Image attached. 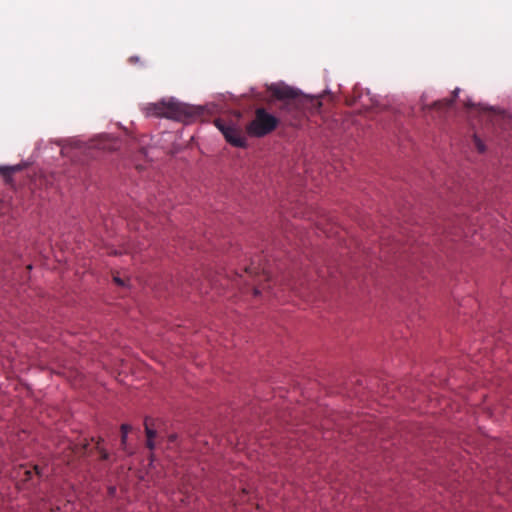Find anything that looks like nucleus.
I'll return each instance as SVG.
<instances>
[{
  "mask_svg": "<svg viewBox=\"0 0 512 512\" xmlns=\"http://www.w3.org/2000/svg\"><path fill=\"white\" fill-rule=\"evenodd\" d=\"M268 91V105L277 116L270 114L265 108H257L255 118L246 127L247 133L251 136H266L274 131L280 122L297 126L307 112L317 113L322 106L318 98L303 95L288 85L272 84Z\"/></svg>",
  "mask_w": 512,
  "mask_h": 512,
  "instance_id": "1",
  "label": "nucleus"
},
{
  "mask_svg": "<svg viewBox=\"0 0 512 512\" xmlns=\"http://www.w3.org/2000/svg\"><path fill=\"white\" fill-rule=\"evenodd\" d=\"M147 117H165L176 121H188L198 114L195 107L174 100L149 103L143 107Z\"/></svg>",
  "mask_w": 512,
  "mask_h": 512,
  "instance_id": "2",
  "label": "nucleus"
},
{
  "mask_svg": "<svg viewBox=\"0 0 512 512\" xmlns=\"http://www.w3.org/2000/svg\"><path fill=\"white\" fill-rule=\"evenodd\" d=\"M215 125L231 145L235 147L246 146V138L240 129L226 124L222 119H216Z\"/></svg>",
  "mask_w": 512,
  "mask_h": 512,
  "instance_id": "3",
  "label": "nucleus"
},
{
  "mask_svg": "<svg viewBox=\"0 0 512 512\" xmlns=\"http://www.w3.org/2000/svg\"><path fill=\"white\" fill-rule=\"evenodd\" d=\"M23 165H13V166H0V175L4 178L5 182L8 184L12 183V175L16 172H19L23 169Z\"/></svg>",
  "mask_w": 512,
  "mask_h": 512,
  "instance_id": "4",
  "label": "nucleus"
},
{
  "mask_svg": "<svg viewBox=\"0 0 512 512\" xmlns=\"http://www.w3.org/2000/svg\"><path fill=\"white\" fill-rule=\"evenodd\" d=\"M244 271L250 276H257L263 274L265 280L268 281L270 279V275L267 272L266 268L264 266L262 267L260 264L256 265L254 261H252L249 266H246L244 268Z\"/></svg>",
  "mask_w": 512,
  "mask_h": 512,
  "instance_id": "5",
  "label": "nucleus"
},
{
  "mask_svg": "<svg viewBox=\"0 0 512 512\" xmlns=\"http://www.w3.org/2000/svg\"><path fill=\"white\" fill-rule=\"evenodd\" d=\"M459 91H460V89L456 88L453 91V97L451 99H443V100L435 101L431 106H429V108L436 109V110L449 109L452 106V104L454 103L455 98L458 96Z\"/></svg>",
  "mask_w": 512,
  "mask_h": 512,
  "instance_id": "6",
  "label": "nucleus"
},
{
  "mask_svg": "<svg viewBox=\"0 0 512 512\" xmlns=\"http://www.w3.org/2000/svg\"><path fill=\"white\" fill-rule=\"evenodd\" d=\"M144 426H145V433H146V436H147V447L150 450H153L154 447H155V444L153 442V438L156 436V431L151 427L152 426V419L147 417L145 419V421H144Z\"/></svg>",
  "mask_w": 512,
  "mask_h": 512,
  "instance_id": "7",
  "label": "nucleus"
},
{
  "mask_svg": "<svg viewBox=\"0 0 512 512\" xmlns=\"http://www.w3.org/2000/svg\"><path fill=\"white\" fill-rule=\"evenodd\" d=\"M33 474H35L37 476H41L42 475L41 469H40V467L38 465H35L32 470L31 469H25V471H24L25 480H31Z\"/></svg>",
  "mask_w": 512,
  "mask_h": 512,
  "instance_id": "8",
  "label": "nucleus"
},
{
  "mask_svg": "<svg viewBox=\"0 0 512 512\" xmlns=\"http://www.w3.org/2000/svg\"><path fill=\"white\" fill-rule=\"evenodd\" d=\"M103 442V439L102 438H98V441L96 443V449L98 450L99 454H100V459L103 460V461H106L109 459V453L100 447V443Z\"/></svg>",
  "mask_w": 512,
  "mask_h": 512,
  "instance_id": "9",
  "label": "nucleus"
},
{
  "mask_svg": "<svg viewBox=\"0 0 512 512\" xmlns=\"http://www.w3.org/2000/svg\"><path fill=\"white\" fill-rule=\"evenodd\" d=\"M474 143H475V146L477 148V150L480 152V153H483L485 151V146L484 144L482 143V141L480 140V138H478L476 135L474 136Z\"/></svg>",
  "mask_w": 512,
  "mask_h": 512,
  "instance_id": "10",
  "label": "nucleus"
},
{
  "mask_svg": "<svg viewBox=\"0 0 512 512\" xmlns=\"http://www.w3.org/2000/svg\"><path fill=\"white\" fill-rule=\"evenodd\" d=\"M127 436V434H121V446L125 451H127Z\"/></svg>",
  "mask_w": 512,
  "mask_h": 512,
  "instance_id": "11",
  "label": "nucleus"
},
{
  "mask_svg": "<svg viewBox=\"0 0 512 512\" xmlns=\"http://www.w3.org/2000/svg\"><path fill=\"white\" fill-rule=\"evenodd\" d=\"M131 426L128 425V424H122L121 425V434H127L129 433V431L131 430Z\"/></svg>",
  "mask_w": 512,
  "mask_h": 512,
  "instance_id": "12",
  "label": "nucleus"
},
{
  "mask_svg": "<svg viewBox=\"0 0 512 512\" xmlns=\"http://www.w3.org/2000/svg\"><path fill=\"white\" fill-rule=\"evenodd\" d=\"M113 279H114V282L117 283L119 286H124L125 285L124 280H122L120 277L114 276Z\"/></svg>",
  "mask_w": 512,
  "mask_h": 512,
  "instance_id": "13",
  "label": "nucleus"
},
{
  "mask_svg": "<svg viewBox=\"0 0 512 512\" xmlns=\"http://www.w3.org/2000/svg\"><path fill=\"white\" fill-rule=\"evenodd\" d=\"M139 60H140V59H139V57H137V56H132V57H130V58H129V62H130L131 64L138 63V62H139Z\"/></svg>",
  "mask_w": 512,
  "mask_h": 512,
  "instance_id": "14",
  "label": "nucleus"
},
{
  "mask_svg": "<svg viewBox=\"0 0 512 512\" xmlns=\"http://www.w3.org/2000/svg\"><path fill=\"white\" fill-rule=\"evenodd\" d=\"M260 294V289L258 287L254 288V295L257 296Z\"/></svg>",
  "mask_w": 512,
  "mask_h": 512,
  "instance_id": "15",
  "label": "nucleus"
},
{
  "mask_svg": "<svg viewBox=\"0 0 512 512\" xmlns=\"http://www.w3.org/2000/svg\"><path fill=\"white\" fill-rule=\"evenodd\" d=\"M175 439H176V435L173 434V435L170 436V441L171 442L175 441Z\"/></svg>",
  "mask_w": 512,
  "mask_h": 512,
  "instance_id": "16",
  "label": "nucleus"
},
{
  "mask_svg": "<svg viewBox=\"0 0 512 512\" xmlns=\"http://www.w3.org/2000/svg\"><path fill=\"white\" fill-rule=\"evenodd\" d=\"M88 445H89L88 443L84 444V445H83V450H86V449H87V447H88Z\"/></svg>",
  "mask_w": 512,
  "mask_h": 512,
  "instance_id": "17",
  "label": "nucleus"
},
{
  "mask_svg": "<svg viewBox=\"0 0 512 512\" xmlns=\"http://www.w3.org/2000/svg\"><path fill=\"white\" fill-rule=\"evenodd\" d=\"M114 490H115V488H111V489H110V493H113V492H114Z\"/></svg>",
  "mask_w": 512,
  "mask_h": 512,
  "instance_id": "18",
  "label": "nucleus"
}]
</instances>
